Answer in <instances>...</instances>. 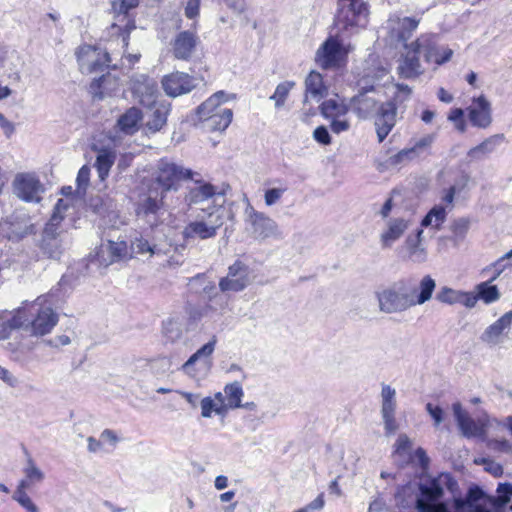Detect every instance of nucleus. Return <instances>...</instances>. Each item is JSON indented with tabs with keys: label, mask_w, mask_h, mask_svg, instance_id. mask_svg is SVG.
Masks as SVG:
<instances>
[{
	"label": "nucleus",
	"mask_w": 512,
	"mask_h": 512,
	"mask_svg": "<svg viewBox=\"0 0 512 512\" xmlns=\"http://www.w3.org/2000/svg\"><path fill=\"white\" fill-rule=\"evenodd\" d=\"M406 280V287L409 289V299L412 307L422 305L431 300L436 288V282L430 275H425L415 286L411 279Z\"/></svg>",
	"instance_id": "obj_28"
},
{
	"label": "nucleus",
	"mask_w": 512,
	"mask_h": 512,
	"mask_svg": "<svg viewBox=\"0 0 512 512\" xmlns=\"http://www.w3.org/2000/svg\"><path fill=\"white\" fill-rule=\"evenodd\" d=\"M409 259L415 263H423L427 259V250L423 244V229H418L414 237L406 240Z\"/></svg>",
	"instance_id": "obj_37"
},
{
	"label": "nucleus",
	"mask_w": 512,
	"mask_h": 512,
	"mask_svg": "<svg viewBox=\"0 0 512 512\" xmlns=\"http://www.w3.org/2000/svg\"><path fill=\"white\" fill-rule=\"evenodd\" d=\"M198 44V37L195 32L182 31L172 41V54L176 59L189 60Z\"/></svg>",
	"instance_id": "obj_29"
},
{
	"label": "nucleus",
	"mask_w": 512,
	"mask_h": 512,
	"mask_svg": "<svg viewBox=\"0 0 512 512\" xmlns=\"http://www.w3.org/2000/svg\"><path fill=\"white\" fill-rule=\"evenodd\" d=\"M99 437L105 452L113 451L120 442V436L112 429H104Z\"/></svg>",
	"instance_id": "obj_53"
},
{
	"label": "nucleus",
	"mask_w": 512,
	"mask_h": 512,
	"mask_svg": "<svg viewBox=\"0 0 512 512\" xmlns=\"http://www.w3.org/2000/svg\"><path fill=\"white\" fill-rule=\"evenodd\" d=\"M116 159V152L111 148H101L97 150L95 167L101 181H105L109 175L110 169Z\"/></svg>",
	"instance_id": "obj_38"
},
{
	"label": "nucleus",
	"mask_w": 512,
	"mask_h": 512,
	"mask_svg": "<svg viewBox=\"0 0 512 512\" xmlns=\"http://www.w3.org/2000/svg\"><path fill=\"white\" fill-rule=\"evenodd\" d=\"M233 112L231 109H220L217 114H213L200 119L211 131H224L231 123Z\"/></svg>",
	"instance_id": "obj_42"
},
{
	"label": "nucleus",
	"mask_w": 512,
	"mask_h": 512,
	"mask_svg": "<svg viewBox=\"0 0 512 512\" xmlns=\"http://www.w3.org/2000/svg\"><path fill=\"white\" fill-rule=\"evenodd\" d=\"M161 84L164 92L170 97L189 93L196 87V81L192 76L179 71L165 75Z\"/></svg>",
	"instance_id": "obj_22"
},
{
	"label": "nucleus",
	"mask_w": 512,
	"mask_h": 512,
	"mask_svg": "<svg viewBox=\"0 0 512 512\" xmlns=\"http://www.w3.org/2000/svg\"><path fill=\"white\" fill-rule=\"evenodd\" d=\"M149 108H152V112L148 115L145 127L149 132L156 133L160 131L167 123V117L170 112V104L166 102L157 103L155 101V104Z\"/></svg>",
	"instance_id": "obj_33"
},
{
	"label": "nucleus",
	"mask_w": 512,
	"mask_h": 512,
	"mask_svg": "<svg viewBox=\"0 0 512 512\" xmlns=\"http://www.w3.org/2000/svg\"><path fill=\"white\" fill-rule=\"evenodd\" d=\"M287 191L286 187H273L264 191V203L267 207H271L280 202L284 193Z\"/></svg>",
	"instance_id": "obj_58"
},
{
	"label": "nucleus",
	"mask_w": 512,
	"mask_h": 512,
	"mask_svg": "<svg viewBox=\"0 0 512 512\" xmlns=\"http://www.w3.org/2000/svg\"><path fill=\"white\" fill-rule=\"evenodd\" d=\"M200 408L201 416L205 419L212 418L214 415L225 418L229 412L222 392L202 398Z\"/></svg>",
	"instance_id": "obj_31"
},
{
	"label": "nucleus",
	"mask_w": 512,
	"mask_h": 512,
	"mask_svg": "<svg viewBox=\"0 0 512 512\" xmlns=\"http://www.w3.org/2000/svg\"><path fill=\"white\" fill-rule=\"evenodd\" d=\"M320 111L327 120L335 117H344L347 116L349 112V105L346 103L345 99L335 96L323 101L320 105Z\"/></svg>",
	"instance_id": "obj_36"
},
{
	"label": "nucleus",
	"mask_w": 512,
	"mask_h": 512,
	"mask_svg": "<svg viewBox=\"0 0 512 512\" xmlns=\"http://www.w3.org/2000/svg\"><path fill=\"white\" fill-rule=\"evenodd\" d=\"M223 223V211L213 209L206 212V216L189 222L183 229V237L185 239L198 238L201 240L213 238Z\"/></svg>",
	"instance_id": "obj_8"
},
{
	"label": "nucleus",
	"mask_w": 512,
	"mask_h": 512,
	"mask_svg": "<svg viewBox=\"0 0 512 512\" xmlns=\"http://www.w3.org/2000/svg\"><path fill=\"white\" fill-rule=\"evenodd\" d=\"M133 98L141 105L150 107L158 95L157 82L145 74H134L129 80Z\"/></svg>",
	"instance_id": "obj_16"
},
{
	"label": "nucleus",
	"mask_w": 512,
	"mask_h": 512,
	"mask_svg": "<svg viewBox=\"0 0 512 512\" xmlns=\"http://www.w3.org/2000/svg\"><path fill=\"white\" fill-rule=\"evenodd\" d=\"M248 283V268L243 263L237 261L229 267L227 276L221 278L219 288L222 292H239L242 291Z\"/></svg>",
	"instance_id": "obj_23"
},
{
	"label": "nucleus",
	"mask_w": 512,
	"mask_h": 512,
	"mask_svg": "<svg viewBox=\"0 0 512 512\" xmlns=\"http://www.w3.org/2000/svg\"><path fill=\"white\" fill-rule=\"evenodd\" d=\"M142 119V111L137 107H130L118 118L117 127L124 134L132 135L138 131Z\"/></svg>",
	"instance_id": "obj_34"
},
{
	"label": "nucleus",
	"mask_w": 512,
	"mask_h": 512,
	"mask_svg": "<svg viewBox=\"0 0 512 512\" xmlns=\"http://www.w3.org/2000/svg\"><path fill=\"white\" fill-rule=\"evenodd\" d=\"M131 247L134 253L139 255H148L152 257L160 253V249L156 245H151L144 238H137L131 243Z\"/></svg>",
	"instance_id": "obj_52"
},
{
	"label": "nucleus",
	"mask_w": 512,
	"mask_h": 512,
	"mask_svg": "<svg viewBox=\"0 0 512 512\" xmlns=\"http://www.w3.org/2000/svg\"><path fill=\"white\" fill-rule=\"evenodd\" d=\"M428 41L426 36H421L416 41L405 44L406 53L400 59L398 72L404 78H415L422 73L421 64L418 58V52L424 43Z\"/></svg>",
	"instance_id": "obj_18"
},
{
	"label": "nucleus",
	"mask_w": 512,
	"mask_h": 512,
	"mask_svg": "<svg viewBox=\"0 0 512 512\" xmlns=\"http://www.w3.org/2000/svg\"><path fill=\"white\" fill-rule=\"evenodd\" d=\"M306 97L320 99L327 93V87L324 85L323 77L319 72L311 71L305 80Z\"/></svg>",
	"instance_id": "obj_43"
},
{
	"label": "nucleus",
	"mask_w": 512,
	"mask_h": 512,
	"mask_svg": "<svg viewBox=\"0 0 512 512\" xmlns=\"http://www.w3.org/2000/svg\"><path fill=\"white\" fill-rule=\"evenodd\" d=\"M487 443V446L494 450H499L502 452H512V443L505 439H490V437H487V440L485 441Z\"/></svg>",
	"instance_id": "obj_62"
},
{
	"label": "nucleus",
	"mask_w": 512,
	"mask_h": 512,
	"mask_svg": "<svg viewBox=\"0 0 512 512\" xmlns=\"http://www.w3.org/2000/svg\"><path fill=\"white\" fill-rule=\"evenodd\" d=\"M458 485L449 473H441L427 485H421V495L417 499L416 508L419 512H458L452 504L442 503L440 499L444 495V489L454 494Z\"/></svg>",
	"instance_id": "obj_3"
},
{
	"label": "nucleus",
	"mask_w": 512,
	"mask_h": 512,
	"mask_svg": "<svg viewBox=\"0 0 512 512\" xmlns=\"http://www.w3.org/2000/svg\"><path fill=\"white\" fill-rule=\"evenodd\" d=\"M492 282L491 280L484 281L475 286L478 299L485 304L497 302L501 297L498 287L493 285Z\"/></svg>",
	"instance_id": "obj_48"
},
{
	"label": "nucleus",
	"mask_w": 512,
	"mask_h": 512,
	"mask_svg": "<svg viewBox=\"0 0 512 512\" xmlns=\"http://www.w3.org/2000/svg\"><path fill=\"white\" fill-rule=\"evenodd\" d=\"M426 411L433 419L435 427H438L444 421L445 413L440 406L434 405L432 403H427Z\"/></svg>",
	"instance_id": "obj_64"
},
{
	"label": "nucleus",
	"mask_w": 512,
	"mask_h": 512,
	"mask_svg": "<svg viewBox=\"0 0 512 512\" xmlns=\"http://www.w3.org/2000/svg\"><path fill=\"white\" fill-rule=\"evenodd\" d=\"M0 230L9 240L19 241L25 236L32 234L34 226L25 215H13L1 222Z\"/></svg>",
	"instance_id": "obj_26"
},
{
	"label": "nucleus",
	"mask_w": 512,
	"mask_h": 512,
	"mask_svg": "<svg viewBox=\"0 0 512 512\" xmlns=\"http://www.w3.org/2000/svg\"><path fill=\"white\" fill-rule=\"evenodd\" d=\"M216 338L212 339L193 353L181 366L180 370L189 378L200 382L209 373L211 367L210 357L215 350Z\"/></svg>",
	"instance_id": "obj_9"
},
{
	"label": "nucleus",
	"mask_w": 512,
	"mask_h": 512,
	"mask_svg": "<svg viewBox=\"0 0 512 512\" xmlns=\"http://www.w3.org/2000/svg\"><path fill=\"white\" fill-rule=\"evenodd\" d=\"M512 328V310L504 313L496 321L488 325L480 336V340L488 346H497L504 342Z\"/></svg>",
	"instance_id": "obj_20"
},
{
	"label": "nucleus",
	"mask_w": 512,
	"mask_h": 512,
	"mask_svg": "<svg viewBox=\"0 0 512 512\" xmlns=\"http://www.w3.org/2000/svg\"><path fill=\"white\" fill-rule=\"evenodd\" d=\"M350 50V45L330 37L317 50L315 60L324 69L338 68L346 62Z\"/></svg>",
	"instance_id": "obj_11"
},
{
	"label": "nucleus",
	"mask_w": 512,
	"mask_h": 512,
	"mask_svg": "<svg viewBox=\"0 0 512 512\" xmlns=\"http://www.w3.org/2000/svg\"><path fill=\"white\" fill-rule=\"evenodd\" d=\"M435 137V134H426L420 137L419 139L415 140L410 148H405L392 156L391 162L393 164H400L418 157L432 146L433 142L435 141Z\"/></svg>",
	"instance_id": "obj_30"
},
{
	"label": "nucleus",
	"mask_w": 512,
	"mask_h": 512,
	"mask_svg": "<svg viewBox=\"0 0 512 512\" xmlns=\"http://www.w3.org/2000/svg\"><path fill=\"white\" fill-rule=\"evenodd\" d=\"M78 65L83 74L102 71L110 63V56L105 51L91 45L80 46L76 52Z\"/></svg>",
	"instance_id": "obj_14"
},
{
	"label": "nucleus",
	"mask_w": 512,
	"mask_h": 512,
	"mask_svg": "<svg viewBox=\"0 0 512 512\" xmlns=\"http://www.w3.org/2000/svg\"><path fill=\"white\" fill-rule=\"evenodd\" d=\"M406 280L401 279L376 292L379 311L385 314H396L412 307L409 299Z\"/></svg>",
	"instance_id": "obj_6"
},
{
	"label": "nucleus",
	"mask_w": 512,
	"mask_h": 512,
	"mask_svg": "<svg viewBox=\"0 0 512 512\" xmlns=\"http://www.w3.org/2000/svg\"><path fill=\"white\" fill-rule=\"evenodd\" d=\"M161 201L148 196L144 198L137 207V215L138 216H147L149 214H155L161 207Z\"/></svg>",
	"instance_id": "obj_54"
},
{
	"label": "nucleus",
	"mask_w": 512,
	"mask_h": 512,
	"mask_svg": "<svg viewBox=\"0 0 512 512\" xmlns=\"http://www.w3.org/2000/svg\"><path fill=\"white\" fill-rule=\"evenodd\" d=\"M12 187L14 194L25 202H40L44 192L43 184L34 173H18Z\"/></svg>",
	"instance_id": "obj_15"
},
{
	"label": "nucleus",
	"mask_w": 512,
	"mask_h": 512,
	"mask_svg": "<svg viewBox=\"0 0 512 512\" xmlns=\"http://www.w3.org/2000/svg\"><path fill=\"white\" fill-rule=\"evenodd\" d=\"M228 98V95L223 91L214 93L197 108V115L199 119L217 114L220 109H223L221 105L227 102Z\"/></svg>",
	"instance_id": "obj_40"
},
{
	"label": "nucleus",
	"mask_w": 512,
	"mask_h": 512,
	"mask_svg": "<svg viewBox=\"0 0 512 512\" xmlns=\"http://www.w3.org/2000/svg\"><path fill=\"white\" fill-rule=\"evenodd\" d=\"M328 120L330 121V128L332 132L336 134H340L350 129L351 124L347 116L335 117Z\"/></svg>",
	"instance_id": "obj_61"
},
{
	"label": "nucleus",
	"mask_w": 512,
	"mask_h": 512,
	"mask_svg": "<svg viewBox=\"0 0 512 512\" xmlns=\"http://www.w3.org/2000/svg\"><path fill=\"white\" fill-rule=\"evenodd\" d=\"M119 87L120 83L118 78L111 74H106L92 81L90 84V93L94 98L103 99L118 91Z\"/></svg>",
	"instance_id": "obj_32"
},
{
	"label": "nucleus",
	"mask_w": 512,
	"mask_h": 512,
	"mask_svg": "<svg viewBox=\"0 0 512 512\" xmlns=\"http://www.w3.org/2000/svg\"><path fill=\"white\" fill-rule=\"evenodd\" d=\"M448 120L453 122L455 128L460 132H465L466 123L464 120V111L461 108H454L448 115Z\"/></svg>",
	"instance_id": "obj_60"
},
{
	"label": "nucleus",
	"mask_w": 512,
	"mask_h": 512,
	"mask_svg": "<svg viewBox=\"0 0 512 512\" xmlns=\"http://www.w3.org/2000/svg\"><path fill=\"white\" fill-rule=\"evenodd\" d=\"M470 228V220L468 218H458L454 220L450 226L452 232V241L459 243L463 241Z\"/></svg>",
	"instance_id": "obj_51"
},
{
	"label": "nucleus",
	"mask_w": 512,
	"mask_h": 512,
	"mask_svg": "<svg viewBox=\"0 0 512 512\" xmlns=\"http://www.w3.org/2000/svg\"><path fill=\"white\" fill-rule=\"evenodd\" d=\"M512 496L511 484H500L496 497H489L478 487L469 489L465 500L454 497V508L458 512H502Z\"/></svg>",
	"instance_id": "obj_2"
},
{
	"label": "nucleus",
	"mask_w": 512,
	"mask_h": 512,
	"mask_svg": "<svg viewBox=\"0 0 512 512\" xmlns=\"http://www.w3.org/2000/svg\"><path fill=\"white\" fill-rule=\"evenodd\" d=\"M420 19L416 17H407L392 15L386 23V29L391 39L406 42L417 29Z\"/></svg>",
	"instance_id": "obj_21"
},
{
	"label": "nucleus",
	"mask_w": 512,
	"mask_h": 512,
	"mask_svg": "<svg viewBox=\"0 0 512 512\" xmlns=\"http://www.w3.org/2000/svg\"><path fill=\"white\" fill-rule=\"evenodd\" d=\"M467 111L472 125L483 129L488 128L491 125V103L484 95L473 98L470 106L467 108Z\"/></svg>",
	"instance_id": "obj_25"
},
{
	"label": "nucleus",
	"mask_w": 512,
	"mask_h": 512,
	"mask_svg": "<svg viewBox=\"0 0 512 512\" xmlns=\"http://www.w3.org/2000/svg\"><path fill=\"white\" fill-rule=\"evenodd\" d=\"M447 211L445 207L441 205H435L431 208L426 216L421 221L422 228H432L434 230H440L442 225L446 221Z\"/></svg>",
	"instance_id": "obj_47"
},
{
	"label": "nucleus",
	"mask_w": 512,
	"mask_h": 512,
	"mask_svg": "<svg viewBox=\"0 0 512 512\" xmlns=\"http://www.w3.org/2000/svg\"><path fill=\"white\" fill-rule=\"evenodd\" d=\"M371 90L360 92L351 99V105L359 118L366 119L375 114L376 133L382 142L396 124L397 108L393 102L378 104Z\"/></svg>",
	"instance_id": "obj_1"
},
{
	"label": "nucleus",
	"mask_w": 512,
	"mask_h": 512,
	"mask_svg": "<svg viewBox=\"0 0 512 512\" xmlns=\"http://www.w3.org/2000/svg\"><path fill=\"white\" fill-rule=\"evenodd\" d=\"M313 139L317 143L324 145V146L330 145L332 143V138L329 134V131L323 125L315 128V130L313 131Z\"/></svg>",
	"instance_id": "obj_63"
},
{
	"label": "nucleus",
	"mask_w": 512,
	"mask_h": 512,
	"mask_svg": "<svg viewBox=\"0 0 512 512\" xmlns=\"http://www.w3.org/2000/svg\"><path fill=\"white\" fill-rule=\"evenodd\" d=\"M139 0H112V7L119 13L118 23L111 26V34H119L123 47H127L129 33L135 28L133 21L127 16V11L138 6Z\"/></svg>",
	"instance_id": "obj_17"
},
{
	"label": "nucleus",
	"mask_w": 512,
	"mask_h": 512,
	"mask_svg": "<svg viewBox=\"0 0 512 512\" xmlns=\"http://www.w3.org/2000/svg\"><path fill=\"white\" fill-rule=\"evenodd\" d=\"M452 410L461 434L466 438H479L486 441L491 432L502 428L503 420L483 414L477 420L472 419L459 402L452 405Z\"/></svg>",
	"instance_id": "obj_5"
},
{
	"label": "nucleus",
	"mask_w": 512,
	"mask_h": 512,
	"mask_svg": "<svg viewBox=\"0 0 512 512\" xmlns=\"http://www.w3.org/2000/svg\"><path fill=\"white\" fill-rule=\"evenodd\" d=\"M185 201L189 207L199 206L205 212L213 209L222 211L225 197L213 185L202 183L190 189L185 197Z\"/></svg>",
	"instance_id": "obj_10"
},
{
	"label": "nucleus",
	"mask_w": 512,
	"mask_h": 512,
	"mask_svg": "<svg viewBox=\"0 0 512 512\" xmlns=\"http://www.w3.org/2000/svg\"><path fill=\"white\" fill-rule=\"evenodd\" d=\"M61 192L64 196H66V198L58 200L53 215L50 219L51 226H57L64 219L66 213L70 209H73L75 203L78 201L72 196L73 189L71 186L63 187Z\"/></svg>",
	"instance_id": "obj_35"
},
{
	"label": "nucleus",
	"mask_w": 512,
	"mask_h": 512,
	"mask_svg": "<svg viewBox=\"0 0 512 512\" xmlns=\"http://www.w3.org/2000/svg\"><path fill=\"white\" fill-rule=\"evenodd\" d=\"M128 255L127 243L124 240H103L91 255V262L99 268H107L111 264L126 258Z\"/></svg>",
	"instance_id": "obj_13"
},
{
	"label": "nucleus",
	"mask_w": 512,
	"mask_h": 512,
	"mask_svg": "<svg viewBox=\"0 0 512 512\" xmlns=\"http://www.w3.org/2000/svg\"><path fill=\"white\" fill-rule=\"evenodd\" d=\"M16 312L22 316L21 328L30 329L35 336L50 333L58 322L57 314L44 296H40L32 302L23 303Z\"/></svg>",
	"instance_id": "obj_4"
},
{
	"label": "nucleus",
	"mask_w": 512,
	"mask_h": 512,
	"mask_svg": "<svg viewBox=\"0 0 512 512\" xmlns=\"http://www.w3.org/2000/svg\"><path fill=\"white\" fill-rule=\"evenodd\" d=\"M410 224L411 221L408 218H390L379 236L381 247L384 249L391 248L396 241L402 238Z\"/></svg>",
	"instance_id": "obj_27"
},
{
	"label": "nucleus",
	"mask_w": 512,
	"mask_h": 512,
	"mask_svg": "<svg viewBox=\"0 0 512 512\" xmlns=\"http://www.w3.org/2000/svg\"><path fill=\"white\" fill-rule=\"evenodd\" d=\"M368 7L364 3L352 2L343 7L337 16V21L344 28L365 27L368 23Z\"/></svg>",
	"instance_id": "obj_24"
},
{
	"label": "nucleus",
	"mask_w": 512,
	"mask_h": 512,
	"mask_svg": "<svg viewBox=\"0 0 512 512\" xmlns=\"http://www.w3.org/2000/svg\"><path fill=\"white\" fill-rule=\"evenodd\" d=\"M426 37L428 38V40H430L428 36ZM428 42L429 41H426L423 45L425 46L427 44V49L425 51V60L428 63H433L436 66H440L451 59L453 55L452 49L448 47H438L435 45H429Z\"/></svg>",
	"instance_id": "obj_44"
},
{
	"label": "nucleus",
	"mask_w": 512,
	"mask_h": 512,
	"mask_svg": "<svg viewBox=\"0 0 512 512\" xmlns=\"http://www.w3.org/2000/svg\"><path fill=\"white\" fill-rule=\"evenodd\" d=\"M381 416L384 423L385 432L387 435H392L398 429V424L395 419V412L397 407L396 390L389 384H381Z\"/></svg>",
	"instance_id": "obj_19"
},
{
	"label": "nucleus",
	"mask_w": 512,
	"mask_h": 512,
	"mask_svg": "<svg viewBox=\"0 0 512 512\" xmlns=\"http://www.w3.org/2000/svg\"><path fill=\"white\" fill-rule=\"evenodd\" d=\"M24 478L19 481L18 486L30 488L35 484L41 483L44 478V472L37 466L36 462L28 456L23 467Z\"/></svg>",
	"instance_id": "obj_39"
},
{
	"label": "nucleus",
	"mask_w": 512,
	"mask_h": 512,
	"mask_svg": "<svg viewBox=\"0 0 512 512\" xmlns=\"http://www.w3.org/2000/svg\"><path fill=\"white\" fill-rule=\"evenodd\" d=\"M22 323V316L16 310L0 312V340L9 337L12 330L21 328Z\"/></svg>",
	"instance_id": "obj_46"
},
{
	"label": "nucleus",
	"mask_w": 512,
	"mask_h": 512,
	"mask_svg": "<svg viewBox=\"0 0 512 512\" xmlns=\"http://www.w3.org/2000/svg\"><path fill=\"white\" fill-rule=\"evenodd\" d=\"M412 440L406 434H400L394 444V454L404 459L410 457Z\"/></svg>",
	"instance_id": "obj_56"
},
{
	"label": "nucleus",
	"mask_w": 512,
	"mask_h": 512,
	"mask_svg": "<svg viewBox=\"0 0 512 512\" xmlns=\"http://www.w3.org/2000/svg\"><path fill=\"white\" fill-rule=\"evenodd\" d=\"M26 489L21 486H17L13 499L18 502L23 508H25L28 512H39L37 506L33 503L31 498L26 494Z\"/></svg>",
	"instance_id": "obj_57"
},
{
	"label": "nucleus",
	"mask_w": 512,
	"mask_h": 512,
	"mask_svg": "<svg viewBox=\"0 0 512 512\" xmlns=\"http://www.w3.org/2000/svg\"><path fill=\"white\" fill-rule=\"evenodd\" d=\"M245 223L250 235L259 241L269 238L279 239L282 237L277 222L264 212L257 211L249 201L244 210Z\"/></svg>",
	"instance_id": "obj_7"
},
{
	"label": "nucleus",
	"mask_w": 512,
	"mask_h": 512,
	"mask_svg": "<svg viewBox=\"0 0 512 512\" xmlns=\"http://www.w3.org/2000/svg\"><path fill=\"white\" fill-rule=\"evenodd\" d=\"M502 138V135H493L485 139L479 145L471 148L467 152L468 160L470 162H473L483 159L484 157H486L495 150L496 146L500 143Z\"/></svg>",
	"instance_id": "obj_41"
},
{
	"label": "nucleus",
	"mask_w": 512,
	"mask_h": 512,
	"mask_svg": "<svg viewBox=\"0 0 512 512\" xmlns=\"http://www.w3.org/2000/svg\"><path fill=\"white\" fill-rule=\"evenodd\" d=\"M294 87L295 82L290 80L283 81L276 86L274 93L270 96V100L274 102L276 109L284 107L286 100Z\"/></svg>",
	"instance_id": "obj_49"
},
{
	"label": "nucleus",
	"mask_w": 512,
	"mask_h": 512,
	"mask_svg": "<svg viewBox=\"0 0 512 512\" xmlns=\"http://www.w3.org/2000/svg\"><path fill=\"white\" fill-rule=\"evenodd\" d=\"M462 290H456L447 286H444L436 295V299L444 304L454 305L460 301V295Z\"/></svg>",
	"instance_id": "obj_55"
},
{
	"label": "nucleus",
	"mask_w": 512,
	"mask_h": 512,
	"mask_svg": "<svg viewBox=\"0 0 512 512\" xmlns=\"http://www.w3.org/2000/svg\"><path fill=\"white\" fill-rule=\"evenodd\" d=\"M222 393L228 411L242 407L244 392L240 383L233 382L225 385Z\"/></svg>",
	"instance_id": "obj_45"
},
{
	"label": "nucleus",
	"mask_w": 512,
	"mask_h": 512,
	"mask_svg": "<svg viewBox=\"0 0 512 512\" xmlns=\"http://www.w3.org/2000/svg\"><path fill=\"white\" fill-rule=\"evenodd\" d=\"M512 268V249L496 260L491 265L487 266L483 272L491 271V281H495L505 270Z\"/></svg>",
	"instance_id": "obj_50"
},
{
	"label": "nucleus",
	"mask_w": 512,
	"mask_h": 512,
	"mask_svg": "<svg viewBox=\"0 0 512 512\" xmlns=\"http://www.w3.org/2000/svg\"><path fill=\"white\" fill-rule=\"evenodd\" d=\"M192 177V172L173 162L162 159L159 161L155 176V181L161 188L162 193L170 190H176L178 184L183 179Z\"/></svg>",
	"instance_id": "obj_12"
},
{
	"label": "nucleus",
	"mask_w": 512,
	"mask_h": 512,
	"mask_svg": "<svg viewBox=\"0 0 512 512\" xmlns=\"http://www.w3.org/2000/svg\"><path fill=\"white\" fill-rule=\"evenodd\" d=\"M90 168L86 165L82 166L77 175V193L82 196L89 184Z\"/></svg>",
	"instance_id": "obj_59"
}]
</instances>
